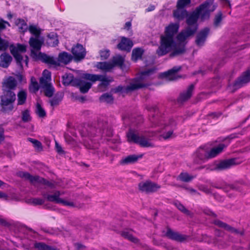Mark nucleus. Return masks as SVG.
Instances as JSON below:
<instances>
[{
	"label": "nucleus",
	"instance_id": "a19ab883",
	"mask_svg": "<svg viewBox=\"0 0 250 250\" xmlns=\"http://www.w3.org/2000/svg\"><path fill=\"white\" fill-rule=\"evenodd\" d=\"M190 3L191 0H178L177 7L185 9V8L188 6Z\"/></svg>",
	"mask_w": 250,
	"mask_h": 250
},
{
	"label": "nucleus",
	"instance_id": "4c0bfd02",
	"mask_svg": "<svg viewBox=\"0 0 250 250\" xmlns=\"http://www.w3.org/2000/svg\"><path fill=\"white\" fill-rule=\"evenodd\" d=\"M28 30L31 34L35 36L34 37H40V35L41 34V30L36 25H30L28 28Z\"/></svg>",
	"mask_w": 250,
	"mask_h": 250
},
{
	"label": "nucleus",
	"instance_id": "864d4df0",
	"mask_svg": "<svg viewBox=\"0 0 250 250\" xmlns=\"http://www.w3.org/2000/svg\"><path fill=\"white\" fill-rule=\"evenodd\" d=\"M75 246L77 250H81L84 247L83 245L80 243L75 244Z\"/></svg>",
	"mask_w": 250,
	"mask_h": 250
},
{
	"label": "nucleus",
	"instance_id": "8fccbe9b",
	"mask_svg": "<svg viewBox=\"0 0 250 250\" xmlns=\"http://www.w3.org/2000/svg\"><path fill=\"white\" fill-rule=\"evenodd\" d=\"M175 206L181 211L187 213L188 210L186 209L185 207L179 202H176L174 203Z\"/></svg>",
	"mask_w": 250,
	"mask_h": 250
},
{
	"label": "nucleus",
	"instance_id": "f8f14e48",
	"mask_svg": "<svg viewBox=\"0 0 250 250\" xmlns=\"http://www.w3.org/2000/svg\"><path fill=\"white\" fill-rule=\"evenodd\" d=\"M20 176L25 179L28 180L33 185H36L38 184H41L43 186H47L50 188H55L54 185L53 183L49 182L43 178H41L39 176H33L31 175L27 172H21Z\"/></svg>",
	"mask_w": 250,
	"mask_h": 250
},
{
	"label": "nucleus",
	"instance_id": "58836bf2",
	"mask_svg": "<svg viewBox=\"0 0 250 250\" xmlns=\"http://www.w3.org/2000/svg\"><path fill=\"white\" fill-rule=\"evenodd\" d=\"M194 178V177L190 175L187 172H182L178 177V179L180 180L188 182L192 180Z\"/></svg>",
	"mask_w": 250,
	"mask_h": 250
},
{
	"label": "nucleus",
	"instance_id": "c756f323",
	"mask_svg": "<svg viewBox=\"0 0 250 250\" xmlns=\"http://www.w3.org/2000/svg\"><path fill=\"white\" fill-rule=\"evenodd\" d=\"M187 16V11L182 8L177 7L173 12V17L178 20H182Z\"/></svg>",
	"mask_w": 250,
	"mask_h": 250
},
{
	"label": "nucleus",
	"instance_id": "9d476101",
	"mask_svg": "<svg viewBox=\"0 0 250 250\" xmlns=\"http://www.w3.org/2000/svg\"><path fill=\"white\" fill-rule=\"evenodd\" d=\"M44 41V39L42 37H32L30 38L29 43L32 48L31 56L34 59L42 61V59L39 56L40 54L42 53L39 51L40 50Z\"/></svg>",
	"mask_w": 250,
	"mask_h": 250
},
{
	"label": "nucleus",
	"instance_id": "e2e57ef3",
	"mask_svg": "<svg viewBox=\"0 0 250 250\" xmlns=\"http://www.w3.org/2000/svg\"><path fill=\"white\" fill-rule=\"evenodd\" d=\"M13 17L12 14L10 12L7 14V18L8 19H11Z\"/></svg>",
	"mask_w": 250,
	"mask_h": 250
},
{
	"label": "nucleus",
	"instance_id": "de8ad7c7",
	"mask_svg": "<svg viewBox=\"0 0 250 250\" xmlns=\"http://www.w3.org/2000/svg\"><path fill=\"white\" fill-rule=\"evenodd\" d=\"M109 56V51L108 50H102L100 52V56L102 60L106 59Z\"/></svg>",
	"mask_w": 250,
	"mask_h": 250
},
{
	"label": "nucleus",
	"instance_id": "6e6552de",
	"mask_svg": "<svg viewBox=\"0 0 250 250\" xmlns=\"http://www.w3.org/2000/svg\"><path fill=\"white\" fill-rule=\"evenodd\" d=\"M51 72L45 69L42 72V77L40 79V84L44 89L45 95L48 97H51L54 92V88L51 83Z\"/></svg>",
	"mask_w": 250,
	"mask_h": 250
},
{
	"label": "nucleus",
	"instance_id": "cd10ccee",
	"mask_svg": "<svg viewBox=\"0 0 250 250\" xmlns=\"http://www.w3.org/2000/svg\"><path fill=\"white\" fill-rule=\"evenodd\" d=\"M194 89V85L193 84L190 85L186 91L182 93L178 99V101L180 102H184L191 97L192 95V91Z\"/></svg>",
	"mask_w": 250,
	"mask_h": 250
},
{
	"label": "nucleus",
	"instance_id": "3c124183",
	"mask_svg": "<svg viewBox=\"0 0 250 250\" xmlns=\"http://www.w3.org/2000/svg\"><path fill=\"white\" fill-rule=\"evenodd\" d=\"M222 21V14L221 13H218L214 19V24L215 26H218L221 21Z\"/></svg>",
	"mask_w": 250,
	"mask_h": 250
},
{
	"label": "nucleus",
	"instance_id": "c85d7f7f",
	"mask_svg": "<svg viewBox=\"0 0 250 250\" xmlns=\"http://www.w3.org/2000/svg\"><path fill=\"white\" fill-rule=\"evenodd\" d=\"M46 43L50 46H55L59 43L57 35L56 33L51 32L47 36Z\"/></svg>",
	"mask_w": 250,
	"mask_h": 250
},
{
	"label": "nucleus",
	"instance_id": "09e8293b",
	"mask_svg": "<svg viewBox=\"0 0 250 250\" xmlns=\"http://www.w3.org/2000/svg\"><path fill=\"white\" fill-rule=\"evenodd\" d=\"M31 203L34 205H42L44 203V200L41 198H32L31 200Z\"/></svg>",
	"mask_w": 250,
	"mask_h": 250
},
{
	"label": "nucleus",
	"instance_id": "393cba45",
	"mask_svg": "<svg viewBox=\"0 0 250 250\" xmlns=\"http://www.w3.org/2000/svg\"><path fill=\"white\" fill-rule=\"evenodd\" d=\"M76 81L75 84L79 86L80 91L83 93L87 92L92 85L91 83L85 82L82 80L78 79Z\"/></svg>",
	"mask_w": 250,
	"mask_h": 250
},
{
	"label": "nucleus",
	"instance_id": "412c9836",
	"mask_svg": "<svg viewBox=\"0 0 250 250\" xmlns=\"http://www.w3.org/2000/svg\"><path fill=\"white\" fill-rule=\"evenodd\" d=\"M133 45L132 41L128 38L122 37L120 42L118 44V48L121 50L129 52Z\"/></svg>",
	"mask_w": 250,
	"mask_h": 250
},
{
	"label": "nucleus",
	"instance_id": "c9c22d12",
	"mask_svg": "<svg viewBox=\"0 0 250 250\" xmlns=\"http://www.w3.org/2000/svg\"><path fill=\"white\" fill-rule=\"evenodd\" d=\"M30 90L32 92H36L39 89V85L35 77L31 78V83L29 86Z\"/></svg>",
	"mask_w": 250,
	"mask_h": 250
},
{
	"label": "nucleus",
	"instance_id": "0e129e2a",
	"mask_svg": "<svg viewBox=\"0 0 250 250\" xmlns=\"http://www.w3.org/2000/svg\"><path fill=\"white\" fill-rule=\"evenodd\" d=\"M220 231V230L219 229V230H216L215 233H216V235H217L219 236H222V235L220 233V232H219Z\"/></svg>",
	"mask_w": 250,
	"mask_h": 250
},
{
	"label": "nucleus",
	"instance_id": "423d86ee",
	"mask_svg": "<svg viewBox=\"0 0 250 250\" xmlns=\"http://www.w3.org/2000/svg\"><path fill=\"white\" fill-rule=\"evenodd\" d=\"M11 53L15 59L17 64L22 67L23 63L27 66L28 57L26 55L22 56L21 53H24L26 50L25 45L18 43L16 45L11 44L9 46Z\"/></svg>",
	"mask_w": 250,
	"mask_h": 250
},
{
	"label": "nucleus",
	"instance_id": "13d9d810",
	"mask_svg": "<svg viewBox=\"0 0 250 250\" xmlns=\"http://www.w3.org/2000/svg\"><path fill=\"white\" fill-rule=\"evenodd\" d=\"M124 91V88L122 86H119L116 89V92H120Z\"/></svg>",
	"mask_w": 250,
	"mask_h": 250
},
{
	"label": "nucleus",
	"instance_id": "39448f33",
	"mask_svg": "<svg viewBox=\"0 0 250 250\" xmlns=\"http://www.w3.org/2000/svg\"><path fill=\"white\" fill-rule=\"evenodd\" d=\"M39 57L42 62L54 68H57L62 64H67L72 59L71 55L66 52L60 53L58 58L48 56L45 54H40Z\"/></svg>",
	"mask_w": 250,
	"mask_h": 250
},
{
	"label": "nucleus",
	"instance_id": "a878e982",
	"mask_svg": "<svg viewBox=\"0 0 250 250\" xmlns=\"http://www.w3.org/2000/svg\"><path fill=\"white\" fill-rule=\"evenodd\" d=\"M93 138H94L93 135L91 133H88L87 140L85 139L83 140L84 145L88 149H95L98 146L95 142L96 139H93Z\"/></svg>",
	"mask_w": 250,
	"mask_h": 250
},
{
	"label": "nucleus",
	"instance_id": "5701e85b",
	"mask_svg": "<svg viewBox=\"0 0 250 250\" xmlns=\"http://www.w3.org/2000/svg\"><path fill=\"white\" fill-rule=\"evenodd\" d=\"M166 234L169 238L177 241L182 242L187 239L186 235L173 231L169 229H167Z\"/></svg>",
	"mask_w": 250,
	"mask_h": 250
},
{
	"label": "nucleus",
	"instance_id": "2f4dec72",
	"mask_svg": "<svg viewBox=\"0 0 250 250\" xmlns=\"http://www.w3.org/2000/svg\"><path fill=\"white\" fill-rule=\"evenodd\" d=\"M26 98V92L23 90L20 91L18 94V104L22 105L25 102Z\"/></svg>",
	"mask_w": 250,
	"mask_h": 250
},
{
	"label": "nucleus",
	"instance_id": "1a4fd4ad",
	"mask_svg": "<svg viewBox=\"0 0 250 250\" xmlns=\"http://www.w3.org/2000/svg\"><path fill=\"white\" fill-rule=\"evenodd\" d=\"M124 62V59L120 55H117L113 57L110 62H99L96 64V67L104 72H109L115 66H119L122 68Z\"/></svg>",
	"mask_w": 250,
	"mask_h": 250
},
{
	"label": "nucleus",
	"instance_id": "c03bdc74",
	"mask_svg": "<svg viewBox=\"0 0 250 250\" xmlns=\"http://www.w3.org/2000/svg\"><path fill=\"white\" fill-rule=\"evenodd\" d=\"M9 46V43L7 41L2 40L0 37V50L4 51Z\"/></svg>",
	"mask_w": 250,
	"mask_h": 250
},
{
	"label": "nucleus",
	"instance_id": "4be33fe9",
	"mask_svg": "<svg viewBox=\"0 0 250 250\" xmlns=\"http://www.w3.org/2000/svg\"><path fill=\"white\" fill-rule=\"evenodd\" d=\"M209 32V28H205L198 34L196 40V43L197 45L202 46L204 44Z\"/></svg>",
	"mask_w": 250,
	"mask_h": 250
},
{
	"label": "nucleus",
	"instance_id": "69168bd1",
	"mask_svg": "<svg viewBox=\"0 0 250 250\" xmlns=\"http://www.w3.org/2000/svg\"><path fill=\"white\" fill-rule=\"evenodd\" d=\"M4 223V220L0 217V224H3Z\"/></svg>",
	"mask_w": 250,
	"mask_h": 250
},
{
	"label": "nucleus",
	"instance_id": "338daca9",
	"mask_svg": "<svg viewBox=\"0 0 250 250\" xmlns=\"http://www.w3.org/2000/svg\"><path fill=\"white\" fill-rule=\"evenodd\" d=\"M209 213H207L209 215L214 216L215 215L214 213L213 212H212L211 211H209Z\"/></svg>",
	"mask_w": 250,
	"mask_h": 250
},
{
	"label": "nucleus",
	"instance_id": "e433bc0d",
	"mask_svg": "<svg viewBox=\"0 0 250 250\" xmlns=\"http://www.w3.org/2000/svg\"><path fill=\"white\" fill-rule=\"evenodd\" d=\"M122 235L125 238H126L135 243H136L138 242V240L132 235V234L130 231L125 230L123 231L122 233Z\"/></svg>",
	"mask_w": 250,
	"mask_h": 250
},
{
	"label": "nucleus",
	"instance_id": "dca6fc26",
	"mask_svg": "<svg viewBox=\"0 0 250 250\" xmlns=\"http://www.w3.org/2000/svg\"><path fill=\"white\" fill-rule=\"evenodd\" d=\"M181 69L180 67L175 66L167 72L159 74V77L162 79H165L166 80L174 81L177 80L180 77L177 75V72Z\"/></svg>",
	"mask_w": 250,
	"mask_h": 250
},
{
	"label": "nucleus",
	"instance_id": "37998d69",
	"mask_svg": "<svg viewBox=\"0 0 250 250\" xmlns=\"http://www.w3.org/2000/svg\"><path fill=\"white\" fill-rule=\"evenodd\" d=\"M62 97L61 96L59 97L56 95L51 100H50V103L52 106H54L58 105L59 103L61 101Z\"/></svg>",
	"mask_w": 250,
	"mask_h": 250
},
{
	"label": "nucleus",
	"instance_id": "bf43d9fd",
	"mask_svg": "<svg viewBox=\"0 0 250 250\" xmlns=\"http://www.w3.org/2000/svg\"><path fill=\"white\" fill-rule=\"evenodd\" d=\"M131 26L130 22H127L125 24V28L129 29Z\"/></svg>",
	"mask_w": 250,
	"mask_h": 250
},
{
	"label": "nucleus",
	"instance_id": "5fc2aeb1",
	"mask_svg": "<svg viewBox=\"0 0 250 250\" xmlns=\"http://www.w3.org/2000/svg\"><path fill=\"white\" fill-rule=\"evenodd\" d=\"M4 132L3 130H0V144L4 140Z\"/></svg>",
	"mask_w": 250,
	"mask_h": 250
},
{
	"label": "nucleus",
	"instance_id": "4468645a",
	"mask_svg": "<svg viewBox=\"0 0 250 250\" xmlns=\"http://www.w3.org/2000/svg\"><path fill=\"white\" fill-rule=\"evenodd\" d=\"M62 193V192H61L60 191H56L52 195H47L45 193H42V195L49 201L54 202L58 204H61L65 206L74 207V204L73 202L60 198V196Z\"/></svg>",
	"mask_w": 250,
	"mask_h": 250
},
{
	"label": "nucleus",
	"instance_id": "473e14b6",
	"mask_svg": "<svg viewBox=\"0 0 250 250\" xmlns=\"http://www.w3.org/2000/svg\"><path fill=\"white\" fill-rule=\"evenodd\" d=\"M16 24L19 27L20 32H24L28 29L27 24L23 20H17L16 21Z\"/></svg>",
	"mask_w": 250,
	"mask_h": 250
},
{
	"label": "nucleus",
	"instance_id": "7c9ffc66",
	"mask_svg": "<svg viewBox=\"0 0 250 250\" xmlns=\"http://www.w3.org/2000/svg\"><path fill=\"white\" fill-rule=\"evenodd\" d=\"M63 82L64 85H75L77 79H74L72 74H65L62 77Z\"/></svg>",
	"mask_w": 250,
	"mask_h": 250
},
{
	"label": "nucleus",
	"instance_id": "f03ea898",
	"mask_svg": "<svg viewBox=\"0 0 250 250\" xmlns=\"http://www.w3.org/2000/svg\"><path fill=\"white\" fill-rule=\"evenodd\" d=\"M152 117L150 119L153 126L157 127L155 131L160 134V137L165 140L171 137L173 135L174 128L176 125L173 120H166L159 113L157 107L151 106L148 108Z\"/></svg>",
	"mask_w": 250,
	"mask_h": 250
},
{
	"label": "nucleus",
	"instance_id": "aec40b11",
	"mask_svg": "<svg viewBox=\"0 0 250 250\" xmlns=\"http://www.w3.org/2000/svg\"><path fill=\"white\" fill-rule=\"evenodd\" d=\"M214 223L215 225L218 226L219 228L223 229L225 230L230 232L232 233H234L236 235L240 234V235H242L244 234L243 231H238V230L231 227L230 226L228 225L227 224L220 220H215L214 221Z\"/></svg>",
	"mask_w": 250,
	"mask_h": 250
},
{
	"label": "nucleus",
	"instance_id": "680f3d73",
	"mask_svg": "<svg viewBox=\"0 0 250 250\" xmlns=\"http://www.w3.org/2000/svg\"><path fill=\"white\" fill-rule=\"evenodd\" d=\"M64 137H65V139L67 142H68V143H70V144L72 143L71 140H70L68 139V137L67 135H65Z\"/></svg>",
	"mask_w": 250,
	"mask_h": 250
},
{
	"label": "nucleus",
	"instance_id": "20e7f679",
	"mask_svg": "<svg viewBox=\"0 0 250 250\" xmlns=\"http://www.w3.org/2000/svg\"><path fill=\"white\" fill-rule=\"evenodd\" d=\"M226 146L223 143L219 144L208 151L206 147H200L194 154V161L197 164L204 163L209 159L214 158L220 153Z\"/></svg>",
	"mask_w": 250,
	"mask_h": 250
},
{
	"label": "nucleus",
	"instance_id": "b1692460",
	"mask_svg": "<svg viewBox=\"0 0 250 250\" xmlns=\"http://www.w3.org/2000/svg\"><path fill=\"white\" fill-rule=\"evenodd\" d=\"M143 156V154L139 155H130L123 158L121 161V164L122 165H127L134 163L137 162L139 159L142 158Z\"/></svg>",
	"mask_w": 250,
	"mask_h": 250
},
{
	"label": "nucleus",
	"instance_id": "f3484780",
	"mask_svg": "<svg viewBox=\"0 0 250 250\" xmlns=\"http://www.w3.org/2000/svg\"><path fill=\"white\" fill-rule=\"evenodd\" d=\"M72 53L73 55L75 60L77 61L83 59L86 55V51L83 46L77 44L72 48Z\"/></svg>",
	"mask_w": 250,
	"mask_h": 250
},
{
	"label": "nucleus",
	"instance_id": "bb28decb",
	"mask_svg": "<svg viewBox=\"0 0 250 250\" xmlns=\"http://www.w3.org/2000/svg\"><path fill=\"white\" fill-rule=\"evenodd\" d=\"M0 65L3 68H7L10 64L12 60L11 56L6 53L2 54L0 56Z\"/></svg>",
	"mask_w": 250,
	"mask_h": 250
},
{
	"label": "nucleus",
	"instance_id": "7ed1b4c3",
	"mask_svg": "<svg viewBox=\"0 0 250 250\" xmlns=\"http://www.w3.org/2000/svg\"><path fill=\"white\" fill-rule=\"evenodd\" d=\"M17 86V81L13 77H9L3 83V89L6 91L1 97V105L2 110L5 113H9L14 108L13 103L16 100V95L11 89Z\"/></svg>",
	"mask_w": 250,
	"mask_h": 250
},
{
	"label": "nucleus",
	"instance_id": "49530a36",
	"mask_svg": "<svg viewBox=\"0 0 250 250\" xmlns=\"http://www.w3.org/2000/svg\"><path fill=\"white\" fill-rule=\"evenodd\" d=\"M29 140L34 145V146L38 149H42V144L39 141L33 139L32 138H29Z\"/></svg>",
	"mask_w": 250,
	"mask_h": 250
},
{
	"label": "nucleus",
	"instance_id": "2eb2a0df",
	"mask_svg": "<svg viewBox=\"0 0 250 250\" xmlns=\"http://www.w3.org/2000/svg\"><path fill=\"white\" fill-rule=\"evenodd\" d=\"M139 188L142 192L150 193L157 191L160 188V186L150 181H147L141 182L139 184Z\"/></svg>",
	"mask_w": 250,
	"mask_h": 250
},
{
	"label": "nucleus",
	"instance_id": "052dcab7",
	"mask_svg": "<svg viewBox=\"0 0 250 250\" xmlns=\"http://www.w3.org/2000/svg\"><path fill=\"white\" fill-rule=\"evenodd\" d=\"M7 195L5 193L0 191V198H6Z\"/></svg>",
	"mask_w": 250,
	"mask_h": 250
},
{
	"label": "nucleus",
	"instance_id": "ea45409f",
	"mask_svg": "<svg viewBox=\"0 0 250 250\" xmlns=\"http://www.w3.org/2000/svg\"><path fill=\"white\" fill-rule=\"evenodd\" d=\"M101 102H106L107 103H110L113 101V97L111 95L105 93L100 98Z\"/></svg>",
	"mask_w": 250,
	"mask_h": 250
},
{
	"label": "nucleus",
	"instance_id": "603ef678",
	"mask_svg": "<svg viewBox=\"0 0 250 250\" xmlns=\"http://www.w3.org/2000/svg\"><path fill=\"white\" fill-rule=\"evenodd\" d=\"M55 146L56 150L58 153H62L63 152V150L61 146L56 141L55 142Z\"/></svg>",
	"mask_w": 250,
	"mask_h": 250
},
{
	"label": "nucleus",
	"instance_id": "4d7b16f0",
	"mask_svg": "<svg viewBox=\"0 0 250 250\" xmlns=\"http://www.w3.org/2000/svg\"><path fill=\"white\" fill-rule=\"evenodd\" d=\"M17 78L20 82H22L24 80V77L22 76V75L19 74L17 75Z\"/></svg>",
	"mask_w": 250,
	"mask_h": 250
},
{
	"label": "nucleus",
	"instance_id": "72a5a7b5",
	"mask_svg": "<svg viewBox=\"0 0 250 250\" xmlns=\"http://www.w3.org/2000/svg\"><path fill=\"white\" fill-rule=\"evenodd\" d=\"M143 51L141 48H135L133 50L132 53V59L136 62L139 59L141 58L143 55Z\"/></svg>",
	"mask_w": 250,
	"mask_h": 250
},
{
	"label": "nucleus",
	"instance_id": "774afa93",
	"mask_svg": "<svg viewBox=\"0 0 250 250\" xmlns=\"http://www.w3.org/2000/svg\"><path fill=\"white\" fill-rule=\"evenodd\" d=\"M4 184H5L2 181L0 180V187H1L2 185H3Z\"/></svg>",
	"mask_w": 250,
	"mask_h": 250
},
{
	"label": "nucleus",
	"instance_id": "6ab92c4d",
	"mask_svg": "<svg viewBox=\"0 0 250 250\" xmlns=\"http://www.w3.org/2000/svg\"><path fill=\"white\" fill-rule=\"evenodd\" d=\"M235 159H231L221 161L215 164L211 170H221L230 167L235 164Z\"/></svg>",
	"mask_w": 250,
	"mask_h": 250
},
{
	"label": "nucleus",
	"instance_id": "ddd939ff",
	"mask_svg": "<svg viewBox=\"0 0 250 250\" xmlns=\"http://www.w3.org/2000/svg\"><path fill=\"white\" fill-rule=\"evenodd\" d=\"M84 79L89 80L92 82H95L97 81L101 82L100 86H107L112 81V78L107 77L105 75H95L90 74H84L83 76Z\"/></svg>",
	"mask_w": 250,
	"mask_h": 250
},
{
	"label": "nucleus",
	"instance_id": "6e6d98bb",
	"mask_svg": "<svg viewBox=\"0 0 250 250\" xmlns=\"http://www.w3.org/2000/svg\"><path fill=\"white\" fill-rule=\"evenodd\" d=\"M155 9V6L154 5H150L149 7H148L146 9V11L149 12L153 11Z\"/></svg>",
	"mask_w": 250,
	"mask_h": 250
},
{
	"label": "nucleus",
	"instance_id": "f257e3e1",
	"mask_svg": "<svg viewBox=\"0 0 250 250\" xmlns=\"http://www.w3.org/2000/svg\"><path fill=\"white\" fill-rule=\"evenodd\" d=\"M216 8L213 0H207L189 14L187 18V28L178 34L176 40L174 37L179 28L178 23H171L165 28V35L161 36L160 45L157 50L159 56H162L172 50L171 55L175 56L183 53L185 51L187 38L193 35L198 28L197 21L199 17L202 21L209 17L210 12Z\"/></svg>",
	"mask_w": 250,
	"mask_h": 250
},
{
	"label": "nucleus",
	"instance_id": "f704fd0d",
	"mask_svg": "<svg viewBox=\"0 0 250 250\" xmlns=\"http://www.w3.org/2000/svg\"><path fill=\"white\" fill-rule=\"evenodd\" d=\"M34 247L39 250H57V249L46 245L42 242L35 243Z\"/></svg>",
	"mask_w": 250,
	"mask_h": 250
},
{
	"label": "nucleus",
	"instance_id": "79ce46f5",
	"mask_svg": "<svg viewBox=\"0 0 250 250\" xmlns=\"http://www.w3.org/2000/svg\"><path fill=\"white\" fill-rule=\"evenodd\" d=\"M36 112L40 117H43L46 115L45 111L42 107L41 104L38 103L36 105Z\"/></svg>",
	"mask_w": 250,
	"mask_h": 250
},
{
	"label": "nucleus",
	"instance_id": "9b49d317",
	"mask_svg": "<svg viewBox=\"0 0 250 250\" xmlns=\"http://www.w3.org/2000/svg\"><path fill=\"white\" fill-rule=\"evenodd\" d=\"M127 140L129 142L139 144L142 147H151L153 146L150 140L144 136H139L133 129H130L127 134Z\"/></svg>",
	"mask_w": 250,
	"mask_h": 250
},
{
	"label": "nucleus",
	"instance_id": "a211bd4d",
	"mask_svg": "<svg viewBox=\"0 0 250 250\" xmlns=\"http://www.w3.org/2000/svg\"><path fill=\"white\" fill-rule=\"evenodd\" d=\"M250 81V70H248L236 80L233 84L235 89L242 87L244 84Z\"/></svg>",
	"mask_w": 250,
	"mask_h": 250
},
{
	"label": "nucleus",
	"instance_id": "0eeeda50",
	"mask_svg": "<svg viewBox=\"0 0 250 250\" xmlns=\"http://www.w3.org/2000/svg\"><path fill=\"white\" fill-rule=\"evenodd\" d=\"M155 70V69L152 68L147 71L141 72L135 78L134 82L126 87V91L128 92L146 86V85L144 83V82H146L148 77L153 74Z\"/></svg>",
	"mask_w": 250,
	"mask_h": 250
},
{
	"label": "nucleus",
	"instance_id": "a18cd8bd",
	"mask_svg": "<svg viewBox=\"0 0 250 250\" xmlns=\"http://www.w3.org/2000/svg\"><path fill=\"white\" fill-rule=\"evenodd\" d=\"M22 120L24 122H28L30 120V116L28 110H25L22 112Z\"/></svg>",
	"mask_w": 250,
	"mask_h": 250
}]
</instances>
